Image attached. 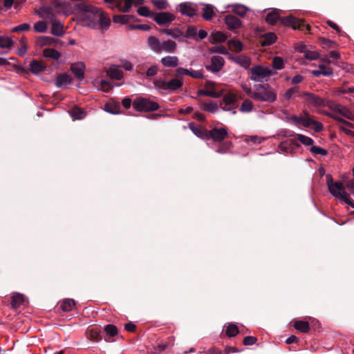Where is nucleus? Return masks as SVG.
<instances>
[{"instance_id":"nucleus-1","label":"nucleus","mask_w":354,"mask_h":354,"mask_svg":"<svg viewBox=\"0 0 354 354\" xmlns=\"http://www.w3.org/2000/svg\"><path fill=\"white\" fill-rule=\"evenodd\" d=\"M75 9L80 12L79 21L84 26L105 30L111 24L110 19L100 8L81 3L77 4Z\"/></svg>"},{"instance_id":"nucleus-2","label":"nucleus","mask_w":354,"mask_h":354,"mask_svg":"<svg viewBox=\"0 0 354 354\" xmlns=\"http://www.w3.org/2000/svg\"><path fill=\"white\" fill-rule=\"evenodd\" d=\"M328 108L331 110L332 112L326 111H322L320 113L326 116H328L337 122H339L344 125L349 127L353 128L354 125L345 120L343 118L350 120H354V113L347 109L345 106L340 104H337L335 102L330 100L328 104Z\"/></svg>"},{"instance_id":"nucleus-3","label":"nucleus","mask_w":354,"mask_h":354,"mask_svg":"<svg viewBox=\"0 0 354 354\" xmlns=\"http://www.w3.org/2000/svg\"><path fill=\"white\" fill-rule=\"evenodd\" d=\"M326 184L328 191L333 197L343 201L345 203L354 208V201L351 199L349 194L345 191L344 184L342 182H334L331 175L327 174Z\"/></svg>"},{"instance_id":"nucleus-4","label":"nucleus","mask_w":354,"mask_h":354,"mask_svg":"<svg viewBox=\"0 0 354 354\" xmlns=\"http://www.w3.org/2000/svg\"><path fill=\"white\" fill-rule=\"evenodd\" d=\"M252 97L260 102H273L277 99V93L268 84H258L254 87Z\"/></svg>"},{"instance_id":"nucleus-5","label":"nucleus","mask_w":354,"mask_h":354,"mask_svg":"<svg viewBox=\"0 0 354 354\" xmlns=\"http://www.w3.org/2000/svg\"><path fill=\"white\" fill-rule=\"evenodd\" d=\"M274 73L270 67L257 65L250 68V79L254 82H262L267 81Z\"/></svg>"},{"instance_id":"nucleus-6","label":"nucleus","mask_w":354,"mask_h":354,"mask_svg":"<svg viewBox=\"0 0 354 354\" xmlns=\"http://www.w3.org/2000/svg\"><path fill=\"white\" fill-rule=\"evenodd\" d=\"M133 108L139 111H156L159 105L156 102L147 98H138L133 102Z\"/></svg>"},{"instance_id":"nucleus-7","label":"nucleus","mask_w":354,"mask_h":354,"mask_svg":"<svg viewBox=\"0 0 354 354\" xmlns=\"http://www.w3.org/2000/svg\"><path fill=\"white\" fill-rule=\"evenodd\" d=\"M280 22L287 26H290L293 29L300 30H308L309 31V27L307 24H306L304 21L298 19L292 16H287L283 18L280 19Z\"/></svg>"},{"instance_id":"nucleus-8","label":"nucleus","mask_w":354,"mask_h":354,"mask_svg":"<svg viewBox=\"0 0 354 354\" xmlns=\"http://www.w3.org/2000/svg\"><path fill=\"white\" fill-rule=\"evenodd\" d=\"M222 109L224 111H232L233 114L236 113L234 110L236 107V95L232 93H227L223 96Z\"/></svg>"},{"instance_id":"nucleus-9","label":"nucleus","mask_w":354,"mask_h":354,"mask_svg":"<svg viewBox=\"0 0 354 354\" xmlns=\"http://www.w3.org/2000/svg\"><path fill=\"white\" fill-rule=\"evenodd\" d=\"M306 100L315 107H328V104L330 100L327 98H322L315 94L310 93H304Z\"/></svg>"},{"instance_id":"nucleus-10","label":"nucleus","mask_w":354,"mask_h":354,"mask_svg":"<svg viewBox=\"0 0 354 354\" xmlns=\"http://www.w3.org/2000/svg\"><path fill=\"white\" fill-rule=\"evenodd\" d=\"M175 19V16L168 12L156 13L153 16V20L159 25L169 24Z\"/></svg>"},{"instance_id":"nucleus-11","label":"nucleus","mask_w":354,"mask_h":354,"mask_svg":"<svg viewBox=\"0 0 354 354\" xmlns=\"http://www.w3.org/2000/svg\"><path fill=\"white\" fill-rule=\"evenodd\" d=\"M142 2L143 0H124V3L122 1H118L115 7L121 12H127L133 6L140 5Z\"/></svg>"},{"instance_id":"nucleus-12","label":"nucleus","mask_w":354,"mask_h":354,"mask_svg":"<svg viewBox=\"0 0 354 354\" xmlns=\"http://www.w3.org/2000/svg\"><path fill=\"white\" fill-rule=\"evenodd\" d=\"M224 63V59L221 56H212L211 58V64L207 66L206 68L212 72H218L222 69Z\"/></svg>"},{"instance_id":"nucleus-13","label":"nucleus","mask_w":354,"mask_h":354,"mask_svg":"<svg viewBox=\"0 0 354 354\" xmlns=\"http://www.w3.org/2000/svg\"><path fill=\"white\" fill-rule=\"evenodd\" d=\"M209 134L214 142H221L227 137V131L224 127L214 128L209 132Z\"/></svg>"},{"instance_id":"nucleus-14","label":"nucleus","mask_w":354,"mask_h":354,"mask_svg":"<svg viewBox=\"0 0 354 354\" xmlns=\"http://www.w3.org/2000/svg\"><path fill=\"white\" fill-rule=\"evenodd\" d=\"M104 71L107 76L112 80H120L124 77L123 72L116 65H112L109 68H105Z\"/></svg>"},{"instance_id":"nucleus-15","label":"nucleus","mask_w":354,"mask_h":354,"mask_svg":"<svg viewBox=\"0 0 354 354\" xmlns=\"http://www.w3.org/2000/svg\"><path fill=\"white\" fill-rule=\"evenodd\" d=\"M176 73L178 75H189L195 79L203 78V74L200 71H194L192 69H187L179 67L176 70Z\"/></svg>"},{"instance_id":"nucleus-16","label":"nucleus","mask_w":354,"mask_h":354,"mask_svg":"<svg viewBox=\"0 0 354 354\" xmlns=\"http://www.w3.org/2000/svg\"><path fill=\"white\" fill-rule=\"evenodd\" d=\"M93 84L98 90L106 93L109 92L114 86L111 82L104 80H100L99 78L94 79Z\"/></svg>"},{"instance_id":"nucleus-17","label":"nucleus","mask_w":354,"mask_h":354,"mask_svg":"<svg viewBox=\"0 0 354 354\" xmlns=\"http://www.w3.org/2000/svg\"><path fill=\"white\" fill-rule=\"evenodd\" d=\"M85 64L83 62H77L72 64L71 70L79 80H82L84 77Z\"/></svg>"},{"instance_id":"nucleus-18","label":"nucleus","mask_w":354,"mask_h":354,"mask_svg":"<svg viewBox=\"0 0 354 354\" xmlns=\"http://www.w3.org/2000/svg\"><path fill=\"white\" fill-rule=\"evenodd\" d=\"M319 69L311 71V74L315 77H319L320 75L329 77L333 74V70L331 67L320 64L318 66Z\"/></svg>"},{"instance_id":"nucleus-19","label":"nucleus","mask_w":354,"mask_h":354,"mask_svg":"<svg viewBox=\"0 0 354 354\" xmlns=\"http://www.w3.org/2000/svg\"><path fill=\"white\" fill-rule=\"evenodd\" d=\"M50 22L52 25L50 32L53 35L62 36L64 33L63 25L55 17H50Z\"/></svg>"},{"instance_id":"nucleus-20","label":"nucleus","mask_w":354,"mask_h":354,"mask_svg":"<svg viewBox=\"0 0 354 354\" xmlns=\"http://www.w3.org/2000/svg\"><path fill=\"white\" fill-rule=\"evenodd\" d=\"M225 23L230 30L238 29L242 25L241 20L232 15L225 17Z\"/></svg>"},{"instance_id":"nucleus-21","label":"nucleus","mask_w":354,"mask_h":354,"mask_svg":"<svg viewBox=\"0 0 354 354\" xmlns=\"http://www.w3.org/2000/svg\"><path fill=\"white\" fill-rule=\"evenodd\" d=\"M179 11L183 15L193 17L196 15V9L190 3H182L179 4Z\"/></svg>"},{"instance_id":"nucleus-22","label":"nucleus","mask_w":354,"mask_h":354,"mask_svg":"<svg viewBox=\"0 0 354 354\" xmlns=\"http://www.w3.org/2000/svg\"><path fill=\"white\" fill-rule=\"evenodd\" d=\"M227 8H232V11L241 17L245 16L248 10V8L241 4H232L226 6L224 9L220 10V12L221 13L225 12V10Z\"/></svg>"},{"instance_id":"nucleus-23","label":"nucleus","mask_w":354,"mask_h":354,"mask_svg":"<svg viewBox=\"0 0 354 354\" xmlns=\"http://www.w3.org/2000/svg\"><path fill=\"white\" fill-rule=\"evenodd\" d=\"M177 48V44L172 40H167L161 42L160 53L164 52L167 53H174Z\"/></svg>"},{"instance_id":"nucleus-24","label":"nucleus","mask_w":354,"mask_h":354,"mask_svg":"<svg viewBox=\"0 0 354 354\" xmlns=\"http://www.w3.org/2000/svg\"><path fill=\"white\" fill-rule=\"evenodd\" d=\"M35 14L39 17L48 19L49 21L50 17H55L52 12V8L48 6L40 7L39 10L35 11Z\"/></svg>"},{"instance_id":"nucleus-25","label":"nucleus","mask_w":354,"mask_h":354,"mask_svg":"<svg viewBox=\"0 0 354 354\" xmlns=\"http://www.w3.org/2000/svg\"><path fill=\"white\" fill-rule=\"evenodd\" d=\"M147 45L155 53H160L161 41L156 37L151 36L147 39Z\"/></svg>"},{"instance_id":"nucleus-26","label":"nucleus","mask_w":354,"mask_h":354,"mask_svg":"<svg viewBox=\"0 0 354 354\" xmlns=\"http://www.w3.org/2000/svg\"><path fill=\"white\" fill-rule=\"evenodd\" d=\"M160 62L166 67H176L178 65L179 59L176 56L167 55L162 57Z\"/></svg>"},{"instance_id":"nucleus-27","label":"nucleus","mask_w":354,"mask_h":354,"mask_svg":"<svg viewBox=\"0 0 354 354\" xmlns=\"http://www.w3.org/2000/svg\"><path fill=\"white\" fill-rule=\"evenodd\" d=\"M72 78L67 74H61L56 78L55 85L59 88H65L71 84Z\"/></svg>"},{"instance_id":"nucleus-28","label":"nucleus","mask_w":354,"mask_h":354,"mask_svg":"<svg viewBox=\"0 0 354 354\" xmlns=\"http://www.w3.org/2000/svg\"><path fill=\"white\" fill-rule=\"evenodd\" d=\"M310 117L311 115L308 111H304L302 114L297 115L296 125H301L304 127H309Z\"/></svg>"},{"instance_id":"nucleus-29","label":"nucleus","mask_w":354,"mask_h":354,"mask_svg":"<svg viewBox=\"0 0 354 354\" xmlns=\"http://www.w3.org/2000/svg\"><path fill=\"white\" fill-rule=\"evenodd\" d=\"M235 63L239 64L241 66H242L244 68H248L250 67L251 64V59L250 57L239 55L233 58Z\"/></svg>"},{"instance_id":"nucleus-30","label":"nucleus","mask_w":354,"mask_h":354,"mask_svg":"<svg viewBox=\"0 0 354 354\" xmlns=\"http://www.w3.org/2000/svg\"><path fill=\"white\" fill-rule=\"evenodd\" d=\"M25 301V297L22 294L16 292L12 295L11 305L13 308L20 307Z\"/></svg>"},{"instance_id":"nucleus-31","label":"nucleus","mask_w":354,"mask_h":354,"mask_svg":"<svg viewBox=\"0 0 354 354\" xmlns=\"http://www.w3.org/2000/svg\"><path fill=\"white\" fill-rule=\"evenodd\" d=\"M299 49L300 51L304 53V57L308 59L316 60L319 57V54L317 52L308 49L306 46H300Z\"/></svg>"},{"instance_id":"nucleus-32","label":"nucleus","mask_w":354,"mask_h":354,"mask_svg":"<svg viewBox=\"0 0 354 354\" xmlns=\"http://www.w3.org/2000/svg\"><path fill=\"white\" fill-rule=\"evenodd\" d=\"M55 6L57 7V13L63 14L66 16L69 15L73 12V8L68 3H56Z\"/></svg>"},{"instance_id":"nucleus-33","label":"nucleus","mask_w":354,"mask_h":354,"mask_svg":"<svg viewBox=\"0 0 354 354\" xmlns=\"http://www.w3.org/2000/svg\"><path fill=\"white\" fill-rule=\"evenodd\" d=\"M294 327L301 333H306L309 331L310 327L308 322L297 320L294 323Z\"/></svg>"},{"instance_id":"nucleus-34","label":"nucleus","mask_w":354,"mask_h":354,"mask_svg":"<svg viewBox=\"0 0 354 354\" xmlns=\"http://www.w3.org/2000/svg\"><path fill=\"white\" fill-rule=\"evenodd\" d=\"M45 65L38 61L33 60L30 64V70L32 73L37 74L45 69Z\"/></svg>"},{"instance_id":"nucleus-35","label":"nucleus","mask_w":354,"mask_h":354,"mask_svg":"<svg viewBox=\"0 0 354 354\" xmlns=\"http://www.w3.org/2000/svg\"><path fill=\"white\" fill-rule=\"evenodd\" d=\"M68 113L73 120H82L85 116V113L84 112V111L77 106H75L71 110H70Z\"/></svg>"},{"instance_id":"nucleus-36","label":"nucleus","mask_w":354,"mask_h":354,"mask_svg":"<svg viewBox=\"0 0 354 354\" xmlns=\"http://www.w3.org/2000/svg\"><path fill=\"white\" fill-rule=\"evenodd\" d=\"M183 80L178 78H173L167 82V91H175L183 86Z\"/></svg>"},{"instance_id":"nucleus-37","label":"nucleus","mask_w":354,"mask_h":354,"mask_svg":"<svg viewBox=\"0 0 354 354\" xmlns=\"http://www.w3.org/2000/svg\"><path fill=\"white\" fill-rule=\"evenodd\" d=\"M277 37L274 33L269 32L265 34L261 39L262 46H269L275 42Z\"/></svg>"},{"instance_id":"nucleus-38","label":"nucleus","mask_w":354,"mask_h":354,"mask_svg":"<svg viewBox=\"0 0 354 354\" xmlns=\"http://www.w3.org/2000/svg\"><path fill=\"white\" fill-rule=\"evenodd\" d=\"M43 55L45 57L51 58L55 60H57L60 57V53L54 48H45L43 50Z\"/></svg>"},{"instance_id":"nucleus-39","label":"nucleus","mask_w":354,"mask_h":354,"mask_svg":"<svg viewBox=\"0 0 354 354\" xmlns=\"http://www.w3.org/2000/svg\"><path fill=\"white\" fill-rule=\"evenodd\" d=\"M54 41L61 42L58 39H55L53 37L43 36L40 37L37 39V44L39 46H44L48 44H52Z\"/></svg>"},{"instance_id":"nucleus-40","label":"nucleus","mask_w":354,"mask_h":354,"mask_svg":"<svg viewBox=\"0 0 354 354\" xmlns=\"http://www.w3.org/2000/svg\"><path fill=\"white\" fill-rule=\"evenodd\" d=\"M211 37L212 43H221L225 41L227 39V36L221 31H216L212 32Z\"/></svg>"},{"instance_id":"nucleus-41","label":"nucleus","mask_w":354,"mask_h":354,"mask_svg":"<svg viewBox=\"0 0 354 354\" xmlns=\"http://www.w3.org/2000/svg\"><path fill=\"white\" fill-rule=\"evenodd\" d=\"M279 13L277 10H273L269 12L266 18V21L270 24H274L278 20H280Z\"/></svg>"},{"instance_id":"nucleus-42","label":"nucleus","mask_w":354,"mask_h":354,"mask_svg":"<svg viewBox=\"0 0 354 354\" xmlns=\"http://www.w3.org/2000/svg\"><path fill=\"white\" fill-rule=\"evenodd\" d=\"M162 32L165 33L167 35L171 36L172 38L176 39H178L180 37L183 35V32L178 28L163 29V30H162Z\"/></svg>"},{"instance_id":"nucleus-43","label":"nucleus","mask_w":354,"mask_h":354,"mask_svg":"<svg viewBox=\"0 0 354 354\" xmlns=\"http://www.w3.org/2000/svg\"><path fill=\"white\" fill-rule=\"evenodd\" d=\"M75 305V302L73 299H66L62 301L61 308L64 312H69L73 308Z\"/></svg>"},{"instance_id":"nucleus-44","label":"nucleus","mask_w":354,"mask_h":354,"mask_svg":"<svg viewBox=\"0 0 354 354\" xmlns=\"http://www.w3.org/2000/svg\"><path fill=\"white\" fill-rule=\"evenodd\" d=\"M297 139L304 146H312L314 143V140L305 135L301 133L296 134Z\"/></svg>"},{"instance_id":"nucleus-45","label":"nucleus","mask_w":354,"mask_h":354,"mask_svg":"<svg viewBox=\"0 0 354 354\" xmlns=\"http://www.w3.org/2000/svg\"><path fill=\"white\" fill-rule=\"evenodd\" d=\"M309 127H312L315 132H319L324 129L323 124L320 122L317 121L313 115L310 117Z\"/></svg>"},{"instance_id":"nucleus-46","label":"nucleus","mask_w":354,"mask_h":354,"mask_svg":"<svg viewBox=\"0 0 354 354\" xmlns=\"http://www.w3.org/2000/svg\"><path fill=\"white\" fill-rule=\"evenodd\" d=\"M214 15V7L212 5H206L203 10V17L205 20H210Z\"/></svg>"},{"instance_id":"nucleus-47","label":"nucleus","mask_w":354,"mask_h":354,"mask_svg":"<svg viewBox=\"0 0 354 354\" xmlns=\"http://www.w3.org/2000/svg\"><path fill=\"white\" fill-rule=\"evenodd\" d=\"M14 42L12 39L7 36L0 37V47L2 48H10L12 46Z\"/></svg>"},{"instance_id":"nucleus-48","label":"nucleus","mask_w":354,"mask_h":354,"mask_svg":"<svg viewBox=\"0 0 354 354\" xmlns=\"http://www.w3.org/2000/svg\"><path fill=\"white\" fill-rule=\"evenodd\" d=\"M33 28L35 32L44 33L48 29L47 23L44 21H39L35 24Z\"/></svg>"},{"instance_id":"nucleus-49","label":"nucleus","mask_w":354,"mask_h":354,"mask_svg":"<svg viewBox=\"0 0 354 354\" xmlns=\"http://www.w3.org/2000/svg\"><path fill=\"white\" fill-rule=\"evenodd\" d=\"M189 127L192 131L198 137L202 138L205 134V130L200 125L189 123Z\"/></svg>"},{"instance_id":"nucleus-50","label":"nucleus","mask_w":354,"mask_h":354,"mask_svg":"<svg viewBox=\"0 0 354 354\" xmlns=\"http://www.w3.org/2000/svg\"><path fill=\"white\" fill-rule=\"evenodd\" d=\"M167 82L162 78H156L153 80L154 86L159 91H167Z\"/></svg>"},{"instance_id":"nucleus-51","label":"nucleus","mask_w":354,"mask_h":354,"mask_svg":"<svg viewBox=\"0 0 354 354\" xmlns=\"http://www.w3.org/2000/svg\"><path fill=\"white\" fill-rule=\"evenodd\" d=\"M184 37L187 38L196 39L197 36V28L194 26H188Z\"/></svg>"},{"instance_id":"nucleus-52","label":"nucleus","mask_w":354,"mask_h":354,"mask_svg":"<svg viewBox=\"0 0 354 354\" xmlns=\"http://www.w3.org/2000/svg\"><path fill=\"white\" fill-rule=\"evenodd\" d=\"M253 104L250 100H245L241 105L240 111L243 113H249L252 111Z\"/></svg>"},{"instance_id":"nucleus-53","label":"nucleus","mask_w":354,"mask_h":354,"mask_svg":"<svg viewBox=\"0 0 354 354\" xmlns=\"http://www.w3.org/2000/svg\"><path fill=\"white\" fill-rule=\"evenodd\" d=\"M272 66L275 70H281L283 68V59L280 57H274L272 60Z\"/></svg>"},{"instance_id":"nucleus-54","label":"nucleus","mask_w":354,"mask_h":354,"mask_svg":"<svg viewBox=\"0 0 354 354\" xmlns=\"http://www.w3.org/2000/svg\"><path fill=\"white\" fill-rule=\"evenodd\" d=\"M239 333L237 326L234 324H230L226 328V334L229 337H234Z\"/></svg>"},{"instance_id":"nucleus-55","label":"nucleus","mask_w":354,"mask_h":354,"mask_svg":"<svg viewBox=\"0 0 354 354\" xmlns=\"http://www.w3.org/2000/svg\"><path fill=\"white\" fill-rule=\"evenodd\" d=\"M203 109L205 111H209L210 113H215L218 110V107L216 103L209 102L203 104Z\"/></svg>"},{"instance_id":"nucleus-56","label":"nucleus","mask_w":354,"mask_h":354,"mask_svg":"<svg viewBox=\"0 0 354 354\" xmlns=\"http://www.w3.org/2000/svg\"><path fill=\"white\" fill-rule=\"evenodd\" d=\"M310 151L315 155H321L323 156L327 155V151L326 149L318 146H314L313 145L311 146Z\"/></svg>"},{"instance_id":"nucleus-57","label":"nucleus","mask_w":354,"mask_h":354,"mask_svg":"<svg viewBox=\"0 0 354 354\" xmlns=\"http://www.w3.org/2000/svg\"><path fill=\"white\" fill-rule=\"evenodd\" d=\"M129 18V15H115L113 17V22L124 24L128 22Z\"/></svg>"},{"instance_id":"nucleus-58","label":"nucleus","mask_w":354,"mask_h":354,"mask_svg":"<svg viewBox=\"0 0 354 354\" xmlns=\"http://www.w3.org/2000/svg\"><path fill=\"white\" fill-rule=\"evenodd\" d=\"M328 56L330 58L328 63L337 64V61L339 58V53L337 51L332 50L329 53Z\"/></svg>"},{"instance_id":"nucleus-59","label":"nucleus","mask_w":354,"mask_h":354,"mask_svg":"<svg viewBox=\"0 0 354 354\" xmlns=\"http://www.w3.org/2000/svg\"><path fill=\"white\" fill-rule=\"evenodd\" d=\"M299 88L297 86L292 87L286 91V92L284 93V98L286 100H290L293 97V95L298 93Z\"/></svg>"},{"instance_id":"nucleus-60","label":"nucleus","mask_w":354,"mask_h":354,"mask_svg":"<svg viewBox=\"0 0 354 354\" xmlns=\"http://www.w3.org/2000/svg\"><path fill=\"white\" fill-rule=\"evenodd\" d=\"M105 331L107 335H111V337L115 336L118 333V329L116 326L112 324H109L105 327Z\"/></svg>"},{"instance_id":"nucleus-61","label":"nucleus","mask_w":354,"mask_h":354,"mask_svg":"<svg viewBox=\"0 0 354 354\" xmlns=\"http://www.w3.org/2000/svg\"><path fill=\"white\" fill-rule=\"evenodd\" d=\"M151 1L158 9H165L168 6L166 0H151Z\"/></svg>"},{"instance_id":"nucleus-62","label":"nucleus","mask_w":354,"mask_h":354,"mask_svg":"<svg viewBox=\"0 0 354 354\" xmlns=\"http://www.w3.org/2000/svg\"><path fill=\"white\" fill-rule=\"evenodd\" d=\"M30 28V26L28 24H22L12 28V32H21L28 30Z\"/></svg>"},{"instance_id":"nucleus-63","label":"nucleus","mask_w":354,"mask_h":354,"mask_svg":"<svg viewBox=\"0 0 354 354\" xmlns=\"http://www.w3.org/2000/svg\"><path fill=\"white\" fill-rule=\"evenodd\" d=\"M228 44L239 51L243 49V45L239 41L231 39L228 41Z\"/></svg>"},{"instance_id":"nucleus-64","label":"nucleus","mask_w":354,"mask_h":354,"mask_svg":"<svg viewBox=\"0 0 354 354\" xmlns=\"http://www.w3.org/2000/svg\"><path fill=\"white\" fill-rule=\"evenodd\" d=\"M119 107L116 106H113L111 104H106L105 105V111L108 113H112V114H119L120 112L118 111Z\"/></svg>"}]
</instances>
